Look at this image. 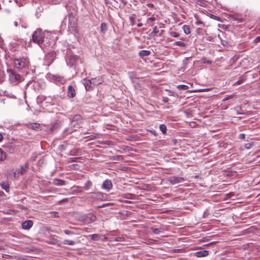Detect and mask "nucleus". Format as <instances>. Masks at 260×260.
<instances>
[{
	"instance_id": "nucleus-1",
	"label": "nucleus",
	"mask_w": 260,
	"mask_h": 260,
	"mask_svg": "<svg viewBox=\"0 0 260 260\" xmlns=\"http://www.w3.org/2000/svg\"><path fill=\"white\" fill-rule=\"evenodd\" d=\"M14 64L16 68L21 69L27 67L29 64V61L27 57H23L19 58H15Z\"/></svg>"
},
{
	"instance_id": "nucleus-2",
	"label": "nucleus",
	"mask_w": 260,
	"mask_h": 260,
	"mask_svg": "<svg viewBox=\"0 0 260 260\" xmlns=\"http://www.w3.org/2000/svg\"><path fill=\"white\" fill-rule=\"evenodd\" d=\"M9 80L11 83L16 85L22 81L23 78L19 74L11 71L9 74Z\"/></svg>"
},
{
	"instance_id": "nucleus-3",
	"label": "nucleus",
	"mask_w": 260,
	"mask_h": 260,
	"mask_svg": "<svg viewBox=\"0 0 260 260\" xmlns=\"http://www.w3.org/2000/svg\"><path fill=\"white\" fill-rule=\"evenodd\" d=\"M28 168V164L26 162L24 166H21L20 168L17 169L13 172L14 178H18L20 175H23L26 172Z\"/></svg>"
},
{
	"instance_id": "nucleus-4",
	"label": "nucleus",
	"mask_w": 260,
	"mask_h": 260,
	"mask_svg": "<svg viewBox=\"0 0 260 260\" xmlns=\"http://www.w3.org/2000/svg\"><path fill=\"white\" fill-rule=\"evenodd\" d=\"M77 23L75 21V18L72 14L69 15V29L72 32L76 31Z\"/></svg>"
},
{
	"instance_id": "nucleus-5",
	"label": "nucleus",
	"mask_w": 260,
	"mask_h": 260,
	"mask_svg": "<svg viewBox=\"0 0 260 260\" xmlns=\"http://www.w3.org/2000/svg\"><path fill=\"white\" fill-rule=\"evenodd\" d=\"M246 17V15L242 14H234L229 16V18H231L233 20L237 21L238 23L244 22Z\"/></svg>"
},
{
	"instance_id": "nucleus-6",
	"label": "nucleus",
	"mask_w": 260,
	"mask_h": 260,
	"mask_svg": "<svg viewBox=\"0 0 260 260\" xmlns=\"http://www.w3.org/2000/svg\"><path fill=\"white\" fill-rule=\"evenodd\" d=\"M44 38V34H33L32 36L33 42L39 45L43 43Z\"/></svg>"
},
{
	"instance_id": "nucleus-7",
	"label": "nucleus",
	"mask_w": 260,
	"mask_h": 260,
	"mask_svg": "<svg viewBox=\"0 0 260 260\" xmlns=\"http://www.w3.org/2000/svg\"><path fill=\"white\" fill-rule=\"evenodd\" d=\"M82 83L84 84L86 90L87 91L92 90L94 88L91 80L84 79L82 80Z\"/></svg>"
},
{
	"instance_id": "nucleus-8",
	"label": "nucleus",
	"mask_w": 260,
	"mask_h": 260,
	"mask_svg": "<svg viewBox=\"0 0 260 260\" xmlns=\"http://www.w3.org/2000/svg\"><path fill=\"white\" fill-rule=\"evenodd\" d=\"M102 188L108 191H110L113 188V184L111 180L109 179L105 180L103 183Z\"/></svg>"
},
{
	"instance_id": "nucleus-9",
	"label": "nucleus",
	"mask_w": 260,
	"mask_h": 260,
	"mask_svg": "<svg viewBox=\"0 0 260 260\" xmlns=\"http://www.w3.org/2000/svg\"><path fill=\"white\" fill-rule=\"evenodd\" d=\"M88 194L90 195V198L93 200H102L104 197V194L102 192H91Z\"/></svg>"
},
{
	"instance_id": "nucleus-10",
	"label": "nucleus",
	"mask_w": 260,
	"mask_h": 260,
	"mask_svg": "<svg viewBox=\"0 0 260 260\" xmlns=\"http://www.w3.org/2000/svg\"><path fill=\"white\" fill-rule=\"evenodd\" d=\"M184 181V179L182 177H173L170 178L169 181L170 184L174 185L177 183L183 182Z\"/></svg>"
},
{
	"instance_id": "nucleus-11",
	"label": "nucleus",
	"mask_w": 260,
	"mask_h": 260,
	"mask_svg": "<svg viewBox=\"0 0 260 260\" xmlns=\"http://www.w3.org/2000/svg\"><path fill=\"white\" fill-rule=\"evenodd\" d=\"M26 126L30 129L39 131L41 130V125L40 123L37 122H30L26 124Z\"/></svg>"
},
{
	"instance_id": "nucleus-12",
	"label": "nucleus",
	"mask_w": 260,
	"mask_h": 260,
	"mask_svg": "<svg viewBox=\"0 0 260 260\" xmlns=\"http://www.w3.org/2000/svg\"><path fill=\"white\" fill-rule=\"evenodd\" d=\"M82 118L81 115L76 114L74 115L72 118V124L75 126L76 124H80L82 122Z\"/></svg>"
},
{
	"instance_id": "nucleus-13",
	"label": "nucleus",
	"mask_w": 260,
	"mask_h": 260,
	"mask_svg": "<svg viewBox=\"0 0 260 260\" xmlns=\"http://www.w3.org/2000/svg\"><path fill=\"white\" fill-rule=\"evenodd\" d=\"M32 225L33 222L31 220H26L22 223V228L24 230H29Z\"/></svg>"
},
{
	"instance_id": "nucleus-14",
	"label": "nucleus",
	"mask_w": 260,
	"mask_h": 260,
	"mask_svg": "<svg viewBox=\"0 0 260 260\" xmlns=\"http://www.w3.org/2000/svg\"><path fill=\"white\" fill-rule=\"evenodd\" d=\"M68 96L70 98H73L76 95V92L74 88L72 85H69L68 87Z\"/></svg>"
},
{
	"instance_id": "nucleus-15",
	"label": "nucleus",
	"mask_w": 260,
	"mask_h": 260,
	"mask_svg": "<svg viewBox=\"0 0 260 260\" xmlns=\"http://www.w3.org/2000/svg\"><path fill=\"white\" fill-rule=\"evenodd\" d=\"M61 126V123L59 121H56L54 122L50 128V131L53 132L54 131L58 129Z\"/></svg>"
},
{
	"instance_id": "nucleus-16",
	"label": "nucleus",
	"mask_w": 260,
	"mask_h": 260,
	"mask_svg": "<svg viewBox=\"0 0 260 260\" xmlns=\"http://www.w3.org/2000/svg\"><path fill=\"white\" fill-rule=\"evenodd\" d=\"M194 255L198 257H205L209 255V251L206 250L198 251Z\"/></svg>"
},
{
	"instance_id": "nucleus-17",
	"label": "nucleus",
	"mask_w": 260,
	"mask_h": 260,
	"mask_svg": "<svg viewBox=\"0 0 260 260\" xmlns=\"http://www.w3.org/2000/svg\"><path fill=\"white\" fill-rule=\"evenodd\" d=\"M91 80L92 81V84L93 85L94 87L96 85H98L101 84L103 82L102 78L100 77L92 78Z\"/></svg>"
},
{
	"instance_id": "nucleus-18",
	"label": "nucleus",
	"mask_w": 260,
	"mask_h": 260,
	"mask_svg": "<svg viewBox=\"0 0 260 260\" xmlns=\"http://www.w3.org/2000/svg\"><path fill=\"white\" fill-rule=\"evenodd\" d=\"M52 183L54 185L62 186L65 184V181L61 179L55 178L53 180Z\"/></svg>"
},
{
	"instance_id": "nucleus-19",
	"label": "nucleus",
	"mask_w": 260,
	"mask_h": 260,
	"mask_svg": "<svg viewBox=\"0 0 260 260\" xmlns=\"http://www.w3.org/2000/svg\"><path fill=\"white\" fill-rule=\"evenodd\" d=\"M81 151L79 149H73L71 150L70 153L69 154V155H72V156H75L77 155H81Z\"/></svg>"
},
{
	"instance_id": "nucleus-20",
	"label": "nucleus",
	"mask_w": 260,
	"mask_h": 260,
	"mask_svg": "<svg viewBox=\"0 0 260 260\" xmlns=\"http://www.w3.org/2000/svg\"><path fill=\"white\" fill-rule=\"evenodd\" d=\"M78 57L76 55L70 56L69 57V62L71 65H74L77 61Z\"/></svg>"
},
{
	"instance_id": "nucleus-21",
	"label": "nucleus",
	"mask_w": 260,
	"mask_h": 260,
	"mask_svg": "<svg viewBox=\"0 0 260 260\" xmlns=\"http://www.w3.org/2000/svg\"><path fill=\"white\" fill-rule=\"evenodd\" d=\"M122 197H123V198H125V199L134 200V199H136V196L134 194L126 193L123 194L122 195Z\"/></svg>"
},
{
	"instance_id": "nucleus-22",
	"label": "nucleus",
	"mask_w": 260,
	"mask_h": 260,
	"mask_svg": "<svg viewBox=\"0 0 260 260\" xmlns=\"http://www.w3.org/2000/svg\"><path fill=\"white\" fill-rule=\"evenodd\" d=\"M4 148L6 151L12 153H13L15 150V147L11 145H7L4 146Z\"/></svg>"
},
{
	"instance_id": "nucleus-23",
	"label": "nucleus",
	"mask_w": 260,
	"mask_h": 260,
	"mask_svg": "<svg viewBox=\"0 0 260 260\" xmlns=\"http://www.w3.org/2000/svg\"><path fill=\"white\" fill-rule=\"evenodd\" d=\"M150 54V52L149 51L145 50H141L139 53V55L142 57L147 56L149 55Z\"/></svg>"
},
{
	"instance_id": "nucleus-24",
	"label": "nucleus",
	"mask_w": 260,
	"mask_h": 260,
	"mask_svg": "<svg viewBox=\"0 0 260 260\" xmlns=\"http://www.w3.org/2000/svg\"><path fill=\"white\" fill-rule=\"evenodd\" d=\"M83 159L82 157H70L68 159L67 162L68 163H71L73 162H76L78 160H81Z\"/></svg>"
},
{
	"instance_id": "nucleus-25",
	"label": "nucleus",
	"mask_w": 260,
	"mask_h": 260,
	"mask_svg": "<svg viewBox=\"0 0 260 260\" xmlns=\"http://www.w3.org/2000/svg\"><path fill=\"white\" fill-rule=\"evenodd\" d=\"M7 157L6 153L0 148V162L4 161Z\"/></svg>"
},
{
	"instance_id": "nucleus-26",
	"label": "nucleus",
	"mask_w": 260,
	"mask_h": 260,
	"mask_svg": "<svg viewBox=\"0 0 260 260\" xmlns=\"http://www.w3.org/2000/svg\"><path fill=\"white\" fill-rule=\"evenodd\" d=\"M151 230L152 231L153 233L155 234H159L162 232L161 229H158L153 227H152L151 228Z\"/></svg>"
},
{
	"instance_id": "nucleus-27",
	"label": "nucleus",
	"mask_w": 260,
	"mask_h": 260,
	"mask_svg": "<svg viewBox=\"0 0 260 260\" xmlns=\"http://www.w3.org/2000/svg\"><path fill=\"white\" fill-rule=\"evenodd\" d=\"M159 129L163 134H166L167 129L165 124H160L159 125Z\"/></svg>"
},
{
	"instance_id": "nucleus-28",
	"label": "nucleus",
	"mask_w": 260,
	"mask_h": 260,
	"mask_svg": "<svg viewBox=\"0 0 260 260\" xmlns=\"http://www.w3.org/2000/svg\"><path fill=\"white\" fill-rule=\"evenodd\" d=\"M2 187L5 189L7 192H8L9 190V185L6 183L3 182L1 183Z\"/></svg>"
},
{
	"instance_id": "nucleus-29",
	"label": "nucleus",
	"mask_w": 260,
	"mask_h": 260,
	"mask_svg": "<svg viewBox=\"0 0 260 260\" xmlns=\"http://www.w3.org/2000/svg\"><path fill=\"white\" fill-rule=\"evenodd\" d=\"M63 244L68 245H74L75 244V242L72 240H65L63 241Z\"/></svg>"
},
{
	"instance_id": "nucleus-30",
	"label": "nucleus",
	"mask_w": 260,
	"mask_h": 260,
	"mask_svg": "<svg viewBox=\"0 0 260 260\" xmlns=\"http://www.w3.org/2000/svg\"><path fill=\"white\" fill-rule=\"evenodd\" d=\"M177 88L180 90H186L189 88V87L186 85H179L177 86Z\"/></svg>"
},
{
	"instance_id": "nucleus-31",
	"label": "nucleus",
	"mask_w": 260,
	"mask_h": 260,
	"mask_svg": "<svg viewBox=\"0 0 260 260\" xmlns=\"http://www.w3.org/2000/svg\"><path fill=\"white\" fill-rule=\"evenodd\" d=\"M107 24L106 23H102L101 25V31H107Z\"/></svg>"
},
{
	"instance_id": "nucleus-32",
	"label": "nucleus",
	"mask_w": 260,
	"mask_h": 260,
	"mask_svg": "<svg viewBox=\"0 0 260 260\" xmlns=\"http://www.w3.org/2000/svg\"><path fill=\"white\" fill-rule=\"evenodd\" d=\"M14 258L17 260H28L26 257L24 256H20L18 255H14Z\"/></svg>"
},
{
	"instance_id": "nucleus-33",
	"label": "nucleus",
	"mask_w": 260,
	"mask_h": 260,
	"mask_svg": "<svg viewBox=\"0 0 260 260\" xmlns=\"http://www.w3.org/2000/svg\"><path fill=\"white\" fill-rule=\"evenodd\" d=\"M91 239L94 241H98L99 240V235L98 234H94L91 235L90 236Z\"/></svg>"
},
{
	"instance_id": "nucleus-34",
	"label": "nucleus",
	"mask_w": 260,
	"mask_h": 260,
	"mask_svg": "<svg viewBox=\"0 0 260 260\" xmlns=\"http://www.w3.org/2000/svg\"><path fill=\"white\" fill-rule=\"evenodd\" d=\"M202 61L204 63H208V64H211L212 63V61L210 60H208L205 57H203L202 58Z\"/></svg>"
},
{
	"instance_id": "nucleus-35",
	"label": "nucleus",
	"mask_w": 260,
	"mask_h": 260,
	"mask_svg": "<svg viewBox=\"0 0 260 260\" xmlns=\"http://www.w3.org/2000/svg\"><path fill=\"white\" fill-rule=\"evenodd\" d=\"M243 82H244V79H243L242 77H241L240 79L238 81H237V82H236L234 84V85H237L241 84L242 83H243Z\"/></svg>"
},
{
	"instance_id": "nucleus-36",
	"label": "nucleus",
	"mask_w": 260,
	"mask_h": 260,
	"mask_svg": "<svg viewBox=\"0 0 260 260\" xmlns=\"http://www.w3.org/2000/svg\"><path fill=\"white\" fill-rule=\"evenodd\" d=\"M234 97V95L233 94V95H229V96H226L225 98H224L223 100H222V102H224V101H226L227 100H231V99H232Z\"/></svg>"
},
{
	"instance_id": "nucleus-37",
	"label": "nucleus",
	"mask_w": 260,
	"mask_h": 260,
	"mask_svg": "<svg viewBox=\"0 0 260 260\" xmlns=\"http://www.w3.org/2000/svg\"><path fill=\"white\" fill-rule=\"evenodd\" d=\"M175 44L177 46H180V47H183V46H185V44L183 42H182V41H177L175 43Z\"/></svg>"
},
{
	"instance_id": "nucleus-38",
	"label": "nucleus",
	"mask_w": 260,
	"mask_h": 260,
	"mask_svg": "<svg viewBox=\"0 0 260 260\" xmlns=\"http://www.w3.org/2000/svg\"><path fill=\"white\" fill-rule=\"evenodd\" d=\"M91 185V182L88 181L85 184V189L88 190Z\"/></svg>"
},
{
	"instance_id": "nucleus-39",
	"label": "nucleus",
	"mask_w": 260,
	"mask_h": 260,
	"mask_svg": "<svg viewBox=\"0 0 260 260\" xmlns=\"http://www.w3.org/2000/svg\"><path fill=\"white\" fill-rule=\"evenodd\" d=\"M63 232L66 235H72V234H74V232L71 231H69V230H66L63 231Z\"/></svg>"
},
{
	"instance_id": "nucleus-40",
	"label": "nucleus",
	"mask_w": 260,
	"mask_h": 260,
	"mask_svg": "<svg viewBox=\"0 0 260 260\" xmlns=\"http://www.w3.org/2000/svg\"><path fill=\"white\" fill-rule=\"evenodd\" d=\"M3 257L4 258L10 259L12 257H14V256H12L8 255V254H5L3 255Z\"/></svg>"
},
{
	"instance_id": "nucleus-41",
	"label": "nucleus",
	"mask_w": 260,
	"mask_h": 260,
	"mask_svg": "<svg viewBox=\"0 0 260 260\" xmlns=\"http://www.w3.org/2000/svg\"><path fill=\"white\" fill-rule=\"evenodd\" d=\"M254 44H257L260 42V36L256 37L253 41Z\"/></svg>"
},
{
	"instance_id": "nucleus-42",
	"label": "nucleus",
	"mask_w": 260,
	"mask_h": 260,
	"mask_svg": "<svg viewBox=\"0 0 260 260\" xmlns=\"http://www.w3.org/2000/svg\"><path fill=\"white\" fill-rule=\"evenodd\" d=\"M70 167L72 169H77L78 168V165L77 164H73L71 165Z\"/></svg>"
},
{
	"instance_id": "nucleus-43",
	"label": "nucleus",
	"mask_w": 260,
	"mask_h": 260,
	"mask_svg": "<svg viewBox=\"0 0 260 260\" xmlns=\"http://www.w3.org/2000/svg\"><path fill=\"white\" fill-rule=\"evenodd\" d=\"M184 32H190L189 27L187 25H184Z\"/></svg>"
},
{
	"instance_id": "nucleus-44",
	"label": "nucleus",
	"mask_w": 260,
	"mask_h": 260,
	"mask_svg": "<svg viewBox=\"0 0 260 260\" xmlns=\"http://www.w3.org/2000/svg\"><path fill=\"white\" fill-rule=\"evenodd\" d=\"M218 39H219L221 40V44H222V45H225V44H227V43H226V41H224L223 40H222V39H221V37H220V35H219V34H218Z\"/></svg>"
},
{
	"instance_id": "nucleus-45",
	"label": "nucleus",
	"mask_w": 260,
	"mask_h": 260,
	"mask_svg": "<svg viewBox=\"0 0 260 260\" xmlns=\"http://www.w3.org/2000/svg\"><path fill=\"white\" fill-rule=\"evenodd\" d=\"M162 101L163 102L167 103L169 102V100L167 97H163Z\"/></svg>"
},
{
	"instance_id": "nucleus-46",
	"label": "nucleus",
	"mask_w": 260,
	"mask_h": 260,
	"mask_svg": "<svg viewBox=\"0 0 260 260\" xmlns=\"http://www.w3.org/2000/svg\"><path fill=\"white\" fill-rule=\"evenodd\" d=\"M68 201H69V199L68 198H65V199H63L59 201L58 202L59 204H61V203H62L64 202H68Z\"/></svg>"
},
{
	"instance_id": "nucleus-47",
	"label": "nucleus",
	"mask_w": 260,
	"mask_h": 260,
	"mask_svg": "<svg viewBox=\"0 0 260 260\" xmlns=\"http://www.w3.org/2000/svg\"><path fill=\"white\" fill-rule=\"evenodd\" d=\"M245 138V135L244 134H240L239 136V138L240 139H244Z\"/></svg>"
},
{
	"instance_id": "nucleus-48",
	"label": "nucleus",
	"mask_w": 260,
	"mask_h": 260,
	"mask_svg": "<svg viewBox=\"0 0 260 260\" xmlns=\"http://www.w3.org/2000/svg\"><path fill=\"white\" fill-rule=\"evenodd\" d=\"M43 31V30L41 28H38L34 32H42Z\"/></svg>"
},
{
	"instance_id": "nucleus-49",
	"label": "nucleus",
	"mask_w": 260,
	"mask_h": 260,
	"mask_svg": "<svg viewBox=\"0 0 260 260\" xmlns=\"http://www.w3.org/2000/svg\"><path fill=\"white\" fill-rule=\"evenodd\" d=\"M110 204V203L103 204L101 206H99V207L100 208H103V207H105L106 206H107L109 205Z\"/></svg>"
},
{
	"instance_id": "nucleus-50",
	"label": "nucleus",
	"mask_w": 260,
	"mask_h": 260,
	"mask_svg": "<svg viewBox=\"0 0 260 260\" xmlns=\"http://www.w3.org/2000/svg\"><path fill=\"white\" fill-rule=\"evenodd\" d=\"M211 18H212L213 19H216V20H219V18H218L217 16H215L214 15H211Z\"/></svg>"
},
{
	"instance_id": "nucleus-51",
	"label": "nucleus",
	"mask_w": 260,
	"mask_h": 260,
	"mask_svg": "<svg viewBox=\"0 0 260 260\" xmlns=\"http://www.w3.org/2000/svg\"><path fill=\"white\" fill-rule=\"evenodd\" d=\"M95 219H96V217L94 215H92L90 218V220L92 221H94L95 220Z\"/></svg>"
},
{
	"instance_id": "nucleus-52",
	"label": "nucleus",
	"mask_w": 260,
	"mask_h": 260,
	"mask_svg": "<svg viewBox=\"0 0 260 260\" xmlns=\"http://www.w3.org/2000/svg\"><path fill=\"white\" fill-rule=\"evenodd\" d=\"M72 131H69V128H67L64 130V133H71Z\"/></svg>"
},
{
	"instance_id": "nucleus-53",
	"label": "nucleus",
	"mask_w": 260,
	"mask_h": 260,
	"mask_svg": "<svg viewBox=\"0 0 260 260\" xmlns=\"http://www.w3.org/2000/svg\"><path fill=\"white\" fill-rule=\"evenodd\" d=\"M172 36L174 37H178L179 36V35L178 34H175V33H174V34H171Z\"/></svg>"
},
{
	"instance_id": "nucleus-54",
	"label": "nucleus",
	"mask_w": 260,
	"mask_h": 260,
	"mask_svg": "<svg viewBox=\"0 0 260 260\" xmlns=\"http://www.w3.org/2000/svg\"><path fill=\"white\" fill-rule=\"evenodd\" d=\"M147 6L150 8H152L154 6L153 4L150 3L148 4Z\"/></svg>"
},
{
	"instance_id": "nucleus-55",
	"label": "nucleus",
	"mask_w": 260,
	"mask_h": 260,
	"mask_svg": "<svg viewBox=\"0 0 260 260\" xmlns=\"http://www.w3.org/2000/svg\"><path fill=\"white\" fill-rule=\"evenodd\" d=\"M54 216L55 217H59L58 213L57 212H55L54 213Z\"/></svg>"
},
{
	"instance_id": "nucleus-56",
	"label": "nucleus",
	"mask_w": 260,
	"mask_h": 260,
	"mask_svg": "<svg viewBox=\"0 0 260 260\" xmlns=\"http://www.w3.org/2000/svg\"><path fill=\"white\" fill-rule=\"evenodd\" d=\"M3 136L1 133H0V142L3 140Z\"/></svg>"
},
{
	"instance_id": "nucleus-57",
	"label": "nucleus",
	"mask_w": 260,
	"mask_h": 260,
	"mask_svg": "<svg viewBox=\"0 0 260 260\" xmlns=\"http://www.w3.org/2000/svg\"><path fill=\"white\" fill-rule=\"evenodd\" d=\"M20 208H21L22 209H26L24 206H22V205H20Z\"/></svg>"
},
{
	"instance_id": "nucleus-58",
	"label": "nucleus",
	"mask_w": 260,
	"mask_h": 260,
	"mask_svg": "<svg viewBox=\"0 0 260 260\" xmlns=\"http://www.w3.org/2000/svg\"><path fill=\"white\" fill-rule=\"evenodd\" d=\"M196 23L197 24H202V22H201L200 21L197 20V21H196Z\"/></svg>"
},
{
	"instance_id": "nucleus-59",
	"label": "nucleus",
	"mask_w": 260,
	"mask_h": 260,
	"mask_svg": "<svg viewBox=\"0 0 260 260\" xmlns=\"http://www.w3.org/2000/svg\"><path fill=\"white\" fill-rule=\"evenodd\" d=\"M63 147V145H60V146H59V148H59V149H60V150H62Z\"/></svg>"
},
{
	"instance_id": "nucleus-60",
	"label": "nucleus",
	"mask_w": 260,
	"mask_h": 260,
	"mask_svg": "<svg viewBox=\"0 0 260 260\" xmlns=\"http://www.w3.org/2000/svg\"><path fill=\"white\" fill-rule=\"evenodd\" d=\"M198 2H200L202 3L203 2V0H197ZM201 6H202L201 4H200Z\"/></svg>"
},
{
	"instance_id": "nucleus-61",
	"label": "nucleus",
	"mask_w": 260,
	"mask_h": 260,
	"mask_svg": "<svg viewBox=\"0 0 260 260\" xmlns=\"http://www.w3.org/2000/svg\"><path fill=\"white\" fill-rule=\"evenodd\" d=\"M14 24L16 26H17L18 25V22H14Z\"/></svg>"
},
{
	"instance_id": "nucleus-62",
	"label": "nucleus",
	"mask_w": 260,
	"mask_h": 260,
	"mask_svg": "<svg viewBox=\"0 0 260 260\" xmlns=\"http://www.w3.org/2000/svg\"><path fill=\"white\" fill-rule=\"evenodd\" d=\"M118 239H117V241H121V240H120V239H121V238L119 237V238H118Z\"/></svg>"
},
{
	"instance_id": "nucleus-63",
	"label": "nucleus",
	"mask_w": 260,
	"mask_h": 260,
	"mask_svg": "<svg viewBox=\"0 0 260 260\" xmlns=\"http://www.w3.org/2000/svg\"><path fill=\"white\" fill-rule=\"evenodd\" d=\"M209 38H210V37H208L207 38V40H209V41H211V39H209Z\"/></svg>"
},
{
	"instance_id": "nucleus-64",
	"label": "nucleus",
	"mask_w": 260,
	"mask_h": 260,
	"mask_svg": "<svg viewBox=\"0 0 260 260\" xmlns=\"http://www.w3.org/2000/svg\"><path fill=\"white\" fill-rule=\"evenodd\" d=\"M2 249H3V248L2 247L0 246V250H2Z\"/></svg>"
}]
</instances>
